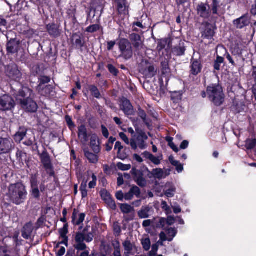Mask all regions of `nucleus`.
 Returning a JSON list of instances; mask_svg holds the SVG:
<instances>
[{
  "label": "nucleus",
  "instance_id": "nucleus-47",
  "mask_svg": "<svg viewBox=\"0 0 256 256\" xmlns=\"http://www.w3.org/2000/svg\"><path fill=\"white\" fill-rule=\"evenodd\" d=\"M116 166L120 170L122 171L129 170L131 168V165L130 164H126L120 162L116 164Z\"/></svg>",
  "mask_w": 256,
  "mask_h": 256
},
{
  "label": "nucleus",
  "instance_id": "nucleus-40",
  "mask_svg": "<svg viewBox=\"0 0 256 256\" xmlns=\"http://www.w3.org/2000/svg\"><path fill=\"white\" fill-rule=\"evenodd\" d=\"M90 90L92 94L96 98H100L101 97L100 94L97 88L95 86L91 85L90 86Z\"/></svg>",
  "mask_w": 256,
  "mask_h": 256
},
{
  "label": "nucleus",
  "instance_id": "nucleus-1",
  "mask_svg": "<svg viewBox=\"0 0 256 256\" xmlns=\"http://www.w3.org/2000/svg\"><path fill=\"white\" fill-rule=\"evenodd\" d=\"M27 194L25 186L18 182L9 186L6 196L13 203L18 205L24 202Z\"/></svg>",
  "mask_w": 256,
  "mask_h": 256
},
{
  "label": "nucleus",
  "instance_id": "nucleus-16",
  "mask_svg": "<svg viewBox=\"0 0 256 256\" xmlns=\"http://www.w3.org/2000/svg\"><path fill=\"white\" fill-rule=\"evenodd\" d=\"M250 22V18L246 14H244L238 18L234 20L233 24L237 28H242L248 26Z\"/></svg>",
  "mask_w": 256,
  "mask_h": 256
},
{
  "label": "nucleus",
  "instance_id": "nucleus-27",
  "mask_svg": "<svg viewBox=\"0 0 256 256\" xmlns=\"http://www.w3.org/2000/svg\"><path fill=\"white\" fill-rule=\"evenodd\" d=\"M33 230V226L32 224L28 223L26 224L23 228L22 231V236L24 238L28 239Z\"/></svg>",
  "mask_w": 256,
  "mask_h": 256
},
{
  "label": "nucleus",
  "instance_id": "nucleus-45",
  "mask_svg": "<svg viewBox=\"0 0 256 256\" xmlns=\"http://www.w3.org/2000/svg\"><path fill=\"white\" fill-rule=\"evenodd\" d=\"M136 181L137 184L142 187L145 186L146 184V179L143 178L142 176H137L136 178Z\"/></svg>",
  "mask_w": 256,
  "mask_h": 256
},
{
  "label": "nucleus",
  "instance_id": "nucleus-58",
  "mask_svg": "<svg viewBox=\"0 0 256 256\" xmlns=\"http://www.w3.org/2000/svg\"><path fill=\"white\" fill-rule=\"evenodd\" d=\"M169 160L170 164L176 167L180 164L178 160H175L174 156H172L169 157Z\"/></svg>",
  "mask_w": 256,
  "mask_h": 256
},
{
  "label": "nucleus",
  "instance_id": "nucleus-62",
  "mask_svg": "<svg viewBox=\"0 0 256 256\" xmlns=\"http://www.w3.org/2000/svg\"><path fill=\"white\" fill-rule=\"evenodd\" d=\"M112 244L114 247V250H120V243L118 240H112Z\"/></svg>",
  "mask_w": 256,
  "mask_h": 256
},
{
  "label": "nucleus",
  "instance_id": "nucleus-32",
  "mask_svg": "<svg viewBox=\"0 0 256 256\" xmlns=\"http://www.w3.org/2000/svg\"><path fill=\"white\" fill-rule=\"evenodd\" d=\"M166 186L168 187V188L164 191V194L168 198L173 197L176 192V187L170 183L166 184Z\"/></svg>",
  "mask_w": 256,
  "mask_h": 256
},
{
  "label": "nucleus",
  "instance_id": "nucleus-19",
  "mask_svg": "<svg viewBox=\"0 0 256 256\" xmlns=\"http://www.w3.org/2000/svg\"><path fill=\"white\" fill-rule=\"evenodd\" d=\"M138 135L135 137L138 146L142 150L146 148L145 140L148 139V136L146 133L142 130L137 132Z\"/></svg>",
  "mask_w": 256,
  "mask_h": 256
},
{
  "label": "nucleus",
  "instance_id": "nucleus-50",
  "mask_svg": "<svg viewBox=\"0 0 256 256\" xmlns=\"http://www.w3.org/2000/svg\"><path fill=\"white\" fill-rule=\"evenodd\" d=\"M31 194L34 198H39L40 196V193L38 186L32 188Z\"/></svg>",
  "mask_w": 256,
  "mask_h": 256
},
{
  "label": "nucleus",
  "instance_id": "nucleus-26",
  "mask_svg": "<svg viewBox=\"0 0 256 256\" xmlns=\"http://www.w3.org/2000/svg\"><path fill=\"white\" fill-rule=\"evenodd\" d=\"M122 109L126 115H131L133 113L132 106L130 101L127 100H123Z\"/></svg>",
  "mask_w": 256,
  "mask_h": 256
},
{
  "label": "nucleus",
  "instance_id": "nucleus-15",
  "mask_svg": "<svg viewBox=\"0 0 256 256\" xmlns=\"http://www.w3.org/2000/svg\"><path fill=\"white\" fill-rule=\"evenodd\" d=\"M130 38L134 48L140 50L143 48L144 39L139 35L135 33L130 34Z\"/></svg>",
  "mask_w": 256,
  "mask_h": 256
},
{
  "label": "nucleus",
  "instance_id": "nucleus-53",
  "mask_svg": "<svg viewBox=\"0 0 256 256\" xmlns=\"http://www.w3.org/2000/svg\"><path fill=\"white\" fill-rule=\"evenodd\" d=\"M92 180L90 181L88 184V186L90 188H92L95 187L96 184L97 178L94 174H92Z\"/></svg>",
  "mask_w": 256,
  "mask_h": 256
},
{
  "label": "nucleus",
  "instance_id": "nucleus-52",
  "mask_svg": "<svg viewBox=\"0 0 256 256\" xmlns=\"http://www.w3.org/2000/svg\"><path fill=\"white\" fill-rule=\"evenodd\" d=\"M67 232L64 230H61L60 231V236L63 238L62 242L66 244V246L68 245V238L66 236Z\"/></svg>",
  "mask_w": 256,
  "mask_h": 256
},
{
  "label": "nucleus",
  "instance_id": "nucleus-35",
  "mask_svg": "<svg viewBox=\"0 0 256 256\" xmlns=\"http://www.w3.org/2000/svg\"><path fill=\"white\" fill-rule=\"evenodd\" d=\"M120 209L124 214H126L134 212V207L127 204H120Z\"/></svg>",
  "mask_w": 256,
  "mask_h": 256
},
{
  "label": "nucleus",
  "instance_id": "nucleus-39",
  "mask_svg": "<svg viewBox=\"0 0 256 256\" xmlns=\"http://www.w3.org/2000/svg\"><path fill=\"white\" fill-rule=\"evenodd\" d=\"M72 40L74 44L76 47L80 48L83 46L84 44L82 42V38L80 36L77 34H74L72 35Z\"/></svg>",
  "mask_w": 256,
  "mask_h": 256
},
{
  "label": "nucleus",
  "instance_id": "nucleus-23",
  "mask_svg": "<svg viewBox=\"0 0 256 256\" xmlns=\"http://www.w3.org/2000/svg\"><path fill=\"white\" fill-rule=\"evenodd\" d=\"M144 158L148 159L155 165H158L160 164L162 160V156L160 155L157 157L155 156L150 152H144L143 154Z\"/></svg>",
  "mask_w": 256,
  "mask_h": 256
},
{
  "label": "nucleus",
  "instance_id": "nucleus-18",
  "mask_svg": "<svg viewBox=\"0 0 256 256\" xmlns=\"http://www.w3.org/2000/svg\"><path fill=\"white\" fill-rule=\"evenodd\" d=\"M122 246L124 250V255L125 256H130V254L134 255L135 254L136 246L130 240H126L122 243Z\"/></svg>",
  "mask_w": 256,
  "mask_h": 256
},
{
  "label": "nucleus",
  "instance_id": "nucleus-14",
  "mask_svg": "<svg viewBox=\"0 0 256 256\" xmlns=\"http://www.w3.org/2000/svg\"><path fill=\"white\" fill-rule=\"evenodd\" d=\"M100 195L102 199L107 204L108 206L112 210H115L116 208L114 201L112 200L110 193L106 190L100 191Z\"/></svg>",
  "mask_w": 256,
  "mask_h": 256
},
{
  "label": "nucleus",
  "instance_id": "nucleus-22",
  "mask_svg": "<svg viewBox=\"0 0 256 256\" xmlns=\"http://www.w3.org/2000/svg\"><path fill=\"white\" fill-rule=\"evenodd\" d=\"M84 213H78L75 210H74L72 216V222L75 225H79L82 224L85 218Z\"/></svg>",
  "mask_w": 256,
  "mask_h": 256
},
{
  "label": "nucleus",
  "instance_id": "nucleus-4",
  "mask_svg": "<svg viewBox=\"0 0 256 256\" xmlns=\"http://www.w3.org/2000/svg\"><path fill=\"white\" fill-rule=\"evenodd\" d=\"M118 48L120 52V56L126 60L131 58L133 56V50L131 43L126 38H122L118 42Z\"/></svg>",
  "mask_w": 256,
  "mask_h": 256
},
{
  "label": "nucleus",
  "instance_id": "nucleus-13",
  "mask_svg": "<svg viewBox=\"0 0 256 256\" xmlns=\"http://www.w3.org/2000/svg\"><path fill=\"white\" fill-rule=\"evenodd\" d=\"M6 72L8 77L15 80H19L21 76V73L16 64L8 66Z\"/></svg>",
  "mask_w": 256,
  "mask_h": 256
},
{
  "label": "nucleus",
  "instance_id": "nucleus-10",
  "mask_svg": "<svg viewBox=\"0 0 256 256\" xmlns=\"http://www.w3.org/2000/svg\"><path fill=\"white\" fill-rule=\"evenodd\" d=\"M140 71L147 78H152L156 74V71L154 66L148 63L146 61L140 64Z\"/></svg>",
  "mask_w": 256,
  "mask_h": 256
},
{
  "label": "nucleus",
  "instance_id": "nucleus-36",
  "mask_svg": "<svg viewBox=\"0 0 256 256\" xmlns=\"http://www.w3.org/2000/svg\"><path fill=\"white\" fill-rule=\"evenodd\" d=\"M26 130L24 128H20L19 132H18L14 136V140L16 142H20L26 136Z\"/></svg>",
  "mask_w": 256,
  "mask_h": 256
},
{
  "label": "nucleus",
  "instance_id": "nucleus-55",
  "mask_svg": "<svg viewBox=\"0 0 256 256\" xmlns=\"http://www.w3.org/2000/svg\"><path fill=\"white\" fill-rule=\"evenodd\" d=\"M114 231L117 235H119L121 232V228L117 222L114 224Z\"/></svg>",
  "mask_w": 256,
  "mask_h": 256
},
{
  "label": "nucleus",
  "instance_id": "nucleus-42",
  "mask_svg": "<svg viewBox=\"0 0 256 256\" xmlns=\"http://www.w3.org/2000/svg\"><path fill=\"white\" fill-rule=\"evenodd\" d=\"M86 183V182H82L80 186V191L82 198L86 197L88 195Z\"/></svg>",
  "mask_w": 256,
  "mask_h": 256
},
{
  "label": "nucleus",
  "instance_id": "nucleus-28",
  "mask_svg": "<svg viewBox=\"0 0 256 256\" xmlns=\"http://www.w3.org/2000/svg\"><path fill=\"white\" fill-rule=\"evenodd\" d=\"M90 147L96 154H98L100 150V146L98 138L96 136H92L90 138Z\"/></svg>",
  "mask_w": 256,
  "mask_h": 256
},
{
  "label": "nucleus",
  "instance_id": "nucleus-11",
  "mask_svg": "<svg viewBox=\"0 0 256 256\" xmlns=\"http://www.w3.org/2000/svg\"><path fill=\"white\" fill-rule=\"evenodd\" d=\"M197 11L198 14L200 17L205 19H209L211 21L214 20H212V14L207 4L204 3L199 4L197 6Z\"/></svg>",
  "mask_w": 256,
  "mask_h": 256
},
{
  "label": "nucleus",
  "instance_id": "nucleus-38",
  "mask_svg": "<svg viewBox=\"0 0 256 256\" xmlns=\"http://www.w3.org/2000/svg\"><path fill=\"white\" fill-rule=\"evenodd\" d=\"M37 90L41 95L48 96L50 94L52 90V87L50 86H46L44 87L42 86V88L39 89V87H38Z\"/></svg>",
  "mask_w": 256,
  "mask_h": 256
},
{
  "label": "nucleus",
  "instance_id": "nucleus-41",
  "mask_svg": "<svg viewBox=\"0 0 256 256\" xmlns=\"http://www.w3.org/2000/svg\"><path fill=\"white\" fill-rule=\"evenodd\" d=\"M142 244L145 250H148L150 248V239L148 238H143L142 240Z\"/></svg>",
  "mask_w": 256,
  "mask_h": 256
},
{
  "label": "nucleus",
  "instance_id": "nucleus-51",
  "mask_svg": "<svg viewBox=\"0 0 256 256\" xmlns=\"http://www.w3.org/2000/svg\"><path fill=\"white\" fill-rule=\"evenodd\" d=\"M100 29V26L98 24H93L89 26L86 29V31L88 32H94L98 31Z\"/></svg>",
  "mask_w": 256,
  "mask_h": 256
},
{
  "label": "nucleus",
  "instance_id": "nucleus-54",
  "mask_svg": "<svg viewBox=\"0 0 256 256\" xmlns=\"http://www.w3.org/2000/svg\"><path fill=\"white\" fill-rule=\"evenodd\" d=\"M90 252L86 249L82 250H77L76 256H89Z\"/></svg>",
  "mask_w": 256,
  "mask_h": 256
},
{
  "label": "nucleus",
  "instance_id": "nucleus-49",
  "mask_svg": "<svg viewBox=\"0 0 256 256\" xmlns=\"http://www.w3.org/2000/svg\"><path fill=\"white\" fill-rule=\"evenodd\" d=\"M224 62V58L221 56H218L214 64V68L215 70H218L220 68V65Z\"/></svg>",
  "mask_w": 256,
  "mask_h": 256
},
{
  "label": "nucleus",
  "instance_id": "nucleus-2",
  "mask_svg": "<svg viewBox=\"0 0 256 256\" xmlns=\"http://www.w3.org/2000/svg\"><path fill=\"white\" fill-rule=\"evenodd\" d=\"M207 94L210 101L219 106L224 101V96L222 88L219 85L212 84L208 87Z\"/></svg>",
  "mask_w": 256,
  "mask_h": 256
},
{
  "label": "nucleus",
  "instance_id": "nucleus-64",
  "mask_svg": "<svg viewBox=\"0 0 256 256\" xmlns=\"http://www.w3.org/2000/svg\"><path fill=\"white\" fill-rule=\"evenodd\" d=\"M158 248V246L157 244H154L152 246V250L150 252V255L152 256V255H155L156 253Z\"/></svg>",
  "mask_w": 256,
  "mask_h": 256
},
{
  "label": "nucleus",
  "instance_id": "nucleus-46",
  "mask_svg": "<svg viewBox=\"0 0 256 256\" xmlns=\"http://www.w3.org/2000/svg\"><path fill=\"white\" fill-rule=\"evenodd\" d=\"M256 144V140L255 139H248L246 140V146L247 149L251 150L253 148Z\"/></svg>",
  "mask_w": 256,
  "mask_h": 256
},
{
  "label": "nucleus",
  "instance_id": "nucleus-57",
  "mask_svg": "<svg viewBox=\"0 0 256 256\" xmlns=\"http://www.w3.org/2000/svg\"><path fill=\"white\" fill-rule=\"evenodd\" d=\"M66 120L68 125V126L69 128L70 129L74 127V122H72V118L70 116H66Z\"/></svg>",
  "mask_w": 256,
  "mask_h": 256
},
{
  "label": "nucleus",
  "instance_id": "nucleus-29",
  "mask_svg": "<svg viewBox=\"0 0 256 256\" xmlns=\"http://www.w3.org/2000/svg\"><path fill=\"white\" fill-rule=\"evenodd\" d=\"M150 208L148 206H143L138 212V215L140 218H146L150 216Z\"/></svg>",
  "mask_w": 256,
  "mask_h": 256
},
{
  "label": "nucleus",
  "instance_id": "nucleus-44",
  "mask_svg": "<svg viewBox=\"0 0 256 256\" xmlns=\"http://www.w3.org/2000/svg\"><path fill=\"white\" fill-rule=\"evenodd\" d=\"M162 208L166 212V214H172V211L170 206H168L166 201L162 200L161 203Z\"/></svg>",
  "mask_w": 256,
  "mask_h": 256
},
{
  "label": "nucleus",
  "instance_id": "nucleus-5",
  "mask_svg": "<svg viewBox=\"0 0 256 256\" xmlns=\"http://www.w3.org/2000/svg\"><path fill=\"white\" fill-rule=\"evenodd\" d=\"M39 156L41 162L44 168H45L47 174L50 176H54V172L51 160L48 152L46 150H44L41 154H39Z\"/></svg>",
  "mask_w": 256,
  "mask_h": 256
},
{
  "label": "nucleus",
  "instance_id": "nucleus-21",
  "mask_svg": "<svg viewBox=\"0 0 256 256\" xmlns=\"http://www.w3.org/2000/svg\"><path fill=\"white\" fill-rule=\"evenodd\" d=\"M78 136L82 144H85L88 142V138L84 126L82 125L78 128Z\"/></svg>",
  "mask_w": 256,
  "mask_h": 256
},
{
  "label": "nucleus",
  "instance_id": "nucleus-9",
  "mask_svg": "<svg viewBox=\"0 0 256 256\" xmlns=\"http://www.w3.org/2000/svg\"><path fill=\"white\" fill-rule=\"evenodd\" d=\"M20 102L22 107L26 110L29 112H35L38 108L36 104L32 100V98L19 99Z\"/></svg>",
  "mask_w": 256,
  "mask_h": 256
},
{
  "label": "nucleus",
  "instance_id": "nucleus-31",
  "mask_svg": "<svg viewBox=\"0 0 256 256\" xmlns=\"http://www.w3.org/2000/svg\"><path fill=\"white\" fill-rule=\"evenodd\" d=\"M32 95V90L28 87H23L19 92V96H22L23 99H25V98H31Z\"/></svg>",
  "mask_w": 256,
  "mask_h": 256
},
{
  "label": "nucleus",
  "instance_id": "nucleus-61",
  "mask_svg": "<svg viewBox=\"0 0 256 256\" xmlns=\"http://www.w3.org/2000/svg\"><path fill=\"white\" fill-rule=\"evenodd\" d=\"M102 130L103 136L106 138H108L109 136V132L107 128L104 125L102 126Z\"/></svg>",
  "mask_w": 256,
  "mask_h": 256
},
{
  "label": "nucleus",
  "instance_id": "nucleus-20",
  "mask_svg": "<svg viewBox=\"0 0 256 256\" xmlns=\"http://www.w3.org/2000/svg\"><path fill=\"white\" fill-rule=\"evenodd\" d=\"M190 74L194 76L198 75L202 70V65L200 61L192 60L191 61Z\"/></svg>",
  "mask_w": 256,
  "mask_h": 256
},
{
  "label": "nucleus",
  "instance_id": "nucleus-24",
  "mask_svg": "<svg viewBox=\"0 0 256 256\" xmlns=\"http://www.w3.org/2000/svg\"><path fill=\"white\" fill-rule=\"evenodd\" d=\"M178 46H174L172 50V52L174 54L178 56H180L184 54L186 49L184 46V42L179 40Z\"/></svg>",
  "mask_w": 256,
  "mask_h": 256
},
{
  "label": "nucleus",
  "instance_id": "nucleus-63",
  "mask_svg": "<svg viewBox=\"0 0 256 256\" xmlns=\"http://www.w3.org/2000/svg\"><path fill=\"white\" fill-rule=\"evenodd\" d=\"M130 144L131 147L132 149L135 150L138 148V146L137 142L135 140V138H132L130 140Z\"/></svg>",
  "mask_w": 256,
  "mask_h": 256
},
{
  "label": "nucleus",
  "instance_id": "nucleus-37",
  "mask_svg": "<svg viewBox=\"0 0 256 256\" xmlns=\"http://www.w3.org/2000/svg\"><path fill=\"white\" fill-rule=\"evenodd\" d=\"M214 35V31L212 26L208 24L206 26L205 30L203 32L202 36L207 38H212Z\"/></svg>",
  "mask_w": 256,
  "mask_h": 256
},
{
  "label": "nucleus",
  "instance_id": "nucleus-48",
  "mask_svg": "<svg viewBox=\"0 0 256 256\" xmlns=\"http://www.w3.org/2000/svg\"><path fill=\"white\" fill-rule=\"evenodd\" d=\"M130 190V192H132V194L134 196H135L136 198H138L140 197V190L138 186H133L131 188Z\"/></svg>",
  "mask_w": 256,
  "mask_h": 256
},
{
  "label": "nucleus",
  "instance_id": "nucleus-60",
  "mask_svg": "<svg viewBox=\"0 0 256 256\" xmlns=\"http://www.w3.org/2000/svg\"><path fill=\"white\" fill-rule=\"evenodd\" d=\"M166 220L164 218H160L158 224H156L157 228H163L165 226Z\"/></svg>",
  "mask_w": 256,
  "mask_h": 256
},
{
  "label": "nucleus",
  "instance_id": "nucleus-43",
  "mask_svg": "<svg viewBox=\"0 0 256 256\" xmlns=\"http://www.w3.org/2000/svg\"><path fill=\"white\" fill-rule=\"evenodd\" d=\"M50 82V78L46 76H42L39 79V84L38 87L40 88H42V86L46 84H48Z\"/></svg>",
  "mask_w": 256,
  "mask_h": 256
},
{
  "label": "nucleus",
  "instance_id": "nucleus-30",
  "mask_svg": "<svg viewBox=\"0 0 256 256\" xmlns=\"http://www.w3.org/2000/svg\"><path fill=\"white\" fill-rule=\"evenodd\" d=\"M18 44L14 40H10L7 44L8 52L11 54H14L18 50Z\"/></svg>",
  "mask_w": 256,
  "mask_h": 256
},
{
  "label": "nucleus",
  "instance_id": "nucleus-25",
  "mask_svg": "<svg viewBox=\"0 0 256 256\" xmlns=\"http://www.w3.org/2000/svg\"><path fill=\"white\" fill-rule=\"evenodd\" d=\"M46 29L48 34L52 36L58 37L60 35V32L57 26L54 24H48Z\"/></svg>",
  "mask_w": 256,
  "mask_h": 256
},
{
  "label": "nucleus",
  "instance_id": "nucleus-56",
  "mask_svg": "<svg viewBox=\"0 0 256 256\" xmlns=\"http://www.w3.org/2000/svg\"><path fill=\"white\" fill-rule=\"evenodd\" d=\"M119 136L120 138L127 144H130V140L124 132H120Z\"/></svg>",
  "mask_w": 256,
  "mask_h": 256
},
{
  "label": "nucleus",
  "instance_id": "nucleus-12",
  "mask_svg": "<svg viewBox=\"0 0 256 256\" xmlns=\"http://www.w3.org/2000/svg\"><path fill=\"white\" fill-rule=\"evenodd\" d=\"M210 2H207L208 7L212 14V20H215L220 16L218 8H220L219 2L218 0H210Z\"/></svg>",
  "mask_w": 256,
  "mask_h": 256
},
{
  "label": "nucleus",
  "instance_id": "nucleus-33",
  "mask_svg": "<svg viewBox=\"0 0 256 256\" xmlns=\"http://www.w3.org/2000/svg\"><path fill=\"white\" fill-rule=\"evenodd\" d=\"M151 174L154 178L159 180L166 178V176H164V171L161 168L153 169Z\"/></svg>",
  "mask_w": 256,
  "mask_h": 256
},
{
  "label": "nucleus",
  "instance_id": "nucleus-8",
  "mask_svg": "<svg viewBox=\"0 0 256 256\" xmlns=\"http://www.w3.org/2000/svg\"><path fill=\"white\" fill-rule=\"evenodd\" d=\"M114 5L120 17L123 18L128 14L129 5L126 0H115Z\"/></svg>",
  "mask_w": 256,
  "mask_h": 256
},
{
  "label": "nucleus",
  "instance_id": "nucleus-7",
  "mask_svg": "<svg viewBox=\"0 0 256 256\" xmlns=\"http://www.w3.org/2000/svg\"><path fill=\"white\" fill-rule=\"evenodd\" d=\"M14 147V142L10 137L0 138V154H8Z\"/></svg>",
  "mask_w": 256,
  "mask_h": 256
},
{
  "label": "nucleus",
  "instance_id": "nucleus-3",
  "mask_svg": "<svg viewBox=\"0 0 256 256\" xmlns=\"http://www.w3.org/2000/svg\"><path fill=\"white\" fill-rule=\"evenodd\" d=\"M85 231L86 229L84 230L82 232H78L76 235L75 244L74 247L76 250H82L87 249V246L84 242V240L87 242H90L93 240V234L90 232L86 234Z\"/></svg>",
  "mask_w": 256,
  "mask_h": 256
},
{
  "label": "nucleus",
  "instance_id": "nucleus-34",
  "mask_svg": "<svg viewBox=\"0 0 256 256\" xmlns=\"http://www.w3.org/2000/svg\"><path fill=\"white\" fill-rule=\"evenodd\" d=\"M84 154L90 162L95 164L98 162V156L96 153L94 154L88 150H85Z\"/></svg>",
  "mask_w": 256,
  "mask_h": 256
},
{
  "label": "nucleus",
  "instance_id": "nucleus-17",
  "mask_svg": "<svg viewBox=\"0 0 256 256\" xmlns=\"http://www.w3.org/2000/svg\"><path fill=\"white\" fill-rule=\"evenodd\" d=\"M166 233L168 236V237H166V234L165 232H162L160 233V240L162 241H166L167 240L169 242H171L176 236L177 234V230L175 228H170L166 230Z\"/></svg>",
  "mask_w": 256,
  "mask_h": 256
},
{
  "label": "nucleus",
  "instance_id": "nucleus-59",
  "mask_svg": "<svg viewBox=\"0 0 256 256\" xmlns=\"http://www.w3.org/2000/svg\"><path fill=\"white\" fill-rule=\"evenodd\" d=\"M116 198L120 201H122L124 198V194L122 191H118L116 194Z\"/></svg>",
  "mask_w": 256,
  "mask_h": 256
},
{
  "label": "nucleus",
  "instance_id": "nucleus-6",
  "mask_svg": "<svg viewBox=\"0 0 256 256\" xmlns=\"http://www.w3.org/2000/svg\"><path fill=\"white\" fill-rule=\"evenodd\" d=\"M15 106V102L9 95L0 96V110L2 111L12 110Z\"/></svg>",
  "mask_w": 256,
  "mask_h": 256
}]
</instances>
